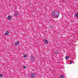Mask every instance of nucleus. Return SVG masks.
Listing matches in <instances>:
<instances>
[{
	"instance_id": "obj_1",
	"label": "nucleus",
	"mask_w": 78,
	"mask_h": 78,
	"mask_svg": "<svg viewBox=\"0 0 78 78\" xmlns=\"http://www.w3.org/2000/svg\"><path fill=\"white\" fill-rule=\"evenodd\" d=\"M59 11L57 10L53 11L51 13V16L53 17V18H55L58 19L59 17Z\"/></svg>"
},
{
	"instance_id": "obj_2",
	"label": "nucleus",
	"mask_w": 78,
	"mask_h": 78,
	"mask_svg": "<svg viewBox=\"0 0 78 78\" xmlns=\"http://www.w3.org/2000/svg\"><path fill=\"white\" fill-rule=\"evenodd\" d=\"M36 76V74L34 73H33L30 74V77L31 78H34Z\"/></svg>"
},
{
	"instance_id": "obj_3",
	"label": "nucleus",
	"mask_w": 78,
	"mask_h": 78,
	"mask_svg": "<svg viewBox=\"0 0 78 78\" xmlns=\"http://www.w3.org/2000/svg\"><path fill=\"white\" fill-rule=\"evenodd\" d=\"M43 41L46 44H48V40H47L46 39H44L43 40Z\"/></svg>"
},
{
	"instance_id": "obj_4",
	"label": "nucleus",
	"mask_w": 78,
	"mask_h": 78,
	"mask_svg": "<svg viewBox=\"0 0 78 78\" xmlns=\"http://www.w3.org/2000/svg\"><path fill=\"white\" fill-rule=\"evenodd\" d=\"M14 45H19V42L17 41L16 42H15V43Z\"/></svg>"
},
{
	"instance_id": "obj_5",
	"label": "nucleus",
	"mask_w": 78,
	"mask_h": 78,
	"mask_svg": "<svg viewBox=\"0 0 78 78\" xmlns=\"http://www.w3.org/2000/svg\"><path fill=\"white\" fill-rule=\"evenodd\" d=\"M31 61H34V56H32L31 58Z\"/></svg>"
},
{
	"instance_id": "obj_6",
	"label": "nucleus",
	"mask_w": 78,
	"mask_h": 78,
	"mask_svg": "<svg viewBox=\"0 0 78 78\" xmlns=\"http://www.w3.org/2000/svg\"><path fill=\"white\" fill-rule=\"evenodd\" d=\"M18 13L17 12H15L14 13V16H18Z\"/></svg>"
},
{
	"instance_id": "obj_7",
	"label": "nucleus",
	"mask_w": 78,
	"mask_h": 78,
	"mask_svg": "<svg viewBox=\"0 0 78 78\" xmlns=\"http://www.w3.org/2000/svg\"><path fill=\"white\" fill-rule=\"evenodd\" d=\"M9 34V31H5V36H7Z\"/></svg>"
},
{
	"instance_id": "obj_8",
	"label": "nucleus",
	"mask_w": 78,
	"mask_h": 78,
	"mask_svg": "<svg viewBox=\"0 0 78 78\" xmlns=\"http://www.w3.org/2000/svg\"><path fill=\"white\" fill-rule=\"evenodd\" d=\"M12 18L11 17V16H8L7 19L9 20H11V19Z\"/></svg>"
},
{
	"instance_id": "obj_9",
	"label": "nucleus",
	"mask_w": 78,
	"mask_h": 78,
	"mask_svg": "<svg viewBox=\"0 0 78 78\" xmlns=\"http://www.w3.org/2000/svg\"><path fill=\"white\" fill-rule=\"evenodd\" d=\"M69 56H66L65 57V59H69Z\"/></svg>"
},
{
	"instance_id": "obj_10",
	"label": "nucleus",
	"mask_w": 78,
	"mask_h": 78,
	"mask_svg": "<svg viewBox=\"0 0 78 78\" xmlns=\"http://www.w3.org/2000/svg\"><path fill=\"white\" fill-rule=\"evenodd\" d=\"M76 17L78 18V13H77L75 15Z\"/></svg>"
},
{
	"instance_id": "obj_11",
	"label": "nucleus",
	"mask_w": 78,
	"mask_h": 78,
	"mask_svg": "<svg viewBox=\"0 0 78 78\" xmlns=\"http://www.w3.org/2000/svg\"><path fill=\"white\" fill-rule=\"evenodd\" d=\"M64 77V76L62 75H61L60 76V78H63Z\"/></svg>"
},
{
	"instance_id": "obj_12",
	"label": "nucleus",
	"mask_w": 78,
	"mask_h": 78,
	"mask_svg": "<svg viewBox=\"0 0 78 78\" xmlns=\"http://www.w3.org/2000/svg\"><path fill=\"white\" fill-rule=\"evenodd\" d=\"M27 56V55H24L23 56V58H26Z\"/></svg>"
},
{
	"instance_id": "obj_13",
	"label": "nucleus",
	"mask_w": 78,
	"mask_h": 78,
	"mask_svg": "<svg viewBox=\"0 0 78 78\" xmlns=\"http://www.w3.org/2000/svg\"><path fill=\"white\" fill-rule=\"evenodd\" d=\"M2 76H3V75L0 74V77H2Z\"/></svg>"
},
{
	"instance_id": "obj_14",
	"label": "nucleus",
	"mask_w": 78,
	"mask_h": 78,
	"mask_svg": "<svg viewBox=\"0 0 78 78\" xmlns=\"http://www.w3.org/2000/svg\"><path fill=\"white\" fill-rule=\"evenodd\" d=\"M23 68L24 69H26V68H27V67L26 66H23Z\"/></svg>"
},
{
	"instance_id": "obj_15",
	"label": "nucleus",
	"mask_w": 78,
	"mask_h": 78,
	"mask_svg": "<svg viewBox=\"0 0 78 78\" xmlns=\"http://www.w3.org/2000/svg\"><path fill=\"white\" fill-rule=\"evenodd\" d=\"M70 64H72V63H73V62L72 61H71L70 62Z\"/></svg>"
},
{
	"instance_id": "obj_16",
	"label": "nucleus",
	"mask_w": 78,
	"mask_h": 78,
	"mask_svg": "<svg viewBox=\"0 0 78 78\" xmlns=\"http://www.w3.org/2000/svg\"><path fill=\"white\" fill-rule=\"evenodd\" d=\"M51 27H52V26H51Z\"/></svg>"
}]
</instances>
